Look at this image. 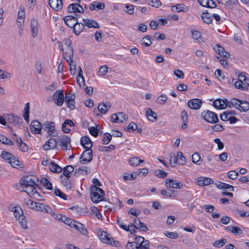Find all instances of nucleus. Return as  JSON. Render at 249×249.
<instances>
[{"label": "nucleus", "mask_w": 249, "mask_h": 249, "mask_svg": "<svg viewBox=\"0 0 249 249\" xmlns=\"http://www.w3.org/2000/svg\"><path fill=\"white\" fill-rule=\"evenodd\" d=\"M12 211L13 212L15 217L22 228L23 229H28L27 222L21 207L18 205L15 206L12 208Z\"/></svg>", "instance_id": "obj_1"}, {"label": "nucleus", "mask_w": 249, "mask_h": 249, "mask_svg": "<svg viewBox=\"0 0 249 249\" xmlns=\"http://www.w3.org/2000/svg\"><path fill=\"white\" fill-rule=\"evenodd\" d=\"M104 195L105 192L102 189L96 186H91V199L93 202L97 203L104 200Z\"/></svg>", "instance_id": "obj_2"}, {"label": "nucleus", "mask_w": 249, "mask_h": 249, "mask_svg": "<svg viewBox=\"0 0 249 249\" xmlns=\"http://www.w3.org/2000/svg\"><path fill=\"white\" fill-rule=\"evenodd\" d=\"M63 42L67 46L65 52H63V57L67 62H73L72 57L73 55V49L71 46V42L70 39L65 38Z\"/></svg>", "instance_id": "obj_3"}, {"label": "nucleus", "mask_w": 249, "mask_h": 249, "mask_svg": "<svg viewBox=\"0 0 249 249\" xmlns=\"http://www.w3.org/2000/svg\"><path fill=\"white\" fill-rule=\"evenodd\" d=\"M1 157L5 161L10 163L12 167L16 168L21 167L19 164V161L16 160L15 156L12 154L3 151L2 152Z\"/></svg>", "instance_id": "obj_4"}, {"label": "nucleus", "mask_w": 249, "mask_h": 249, "mask_svg": "<svg viewBox=\"0 0 249 249\" xmlns=\"http://www.w3.org/2000/svg\"><path fill=\"white\" fill-rule=\"evenodd\" d=\"M42 129L47 134L48 136L55 137L57 136L58 133L55 130V124L53 122H45L42 124Z\"/></svg>", "instance_id": "obj_5"}, {"label": "nucleus", "mask_w": 249, "mask_h": 249, "mask_svg": "<svg viewBox=\"0 0 249 249\" xmlns=\"http://www.w3.org/2000/svg\"><path fill=\"white\" fill-rule=\"evenodd\" d=\"M201 116L206 122L211 124H216L219 122L217 114L208 110L202 112Z\"/></svg>", "instance_id": "obj_6"}, {"label": "nucleus", "mask_w": 249, "mask_h": 249, "mask_svg": "<svg viewBox=\"0 0 249 249\" xmlns=\"http://www.w3.org/2000/svg\"><path fill=\"white\" fill-rule=\"evenodd\" d=\"M37 185H31L23 186L22 191L25 192L31 197L34 199L40 200L41 196L36 191Z\"/></svg>", "instance_id": "obj_7"}, {"label": "nucleus", "mask_w": 249, "mask_h": 249, "mask_svg": "<svg viewBox=\"0 0 249 249\" xmlns=\"http://www.w3.org/2000/svg\"><path fill=\"white\" fill-rule=\"evenodd\" d=\"M57 143L64 150H70L71 148V139L66 135L59 136L57 139Z\"/></svg>", "instance_id": "obj_8"}, {"label": "nucleus", "mask_w": 249, "mask_h": 249, "mask_svg": "<svg viewBox=\"0 0 249 249\" xmlns=\"http://www.w3.org/2000/svg\"><path fill=\"white\" fill-rule=\"evenodd\" d=\"M92 157V150L86 149L80 157V162L82 164H87L91 161Z\"/></svg>", "instance_id": "obj_9"}, {"label": "nucleus", "mask_w": 249, "mask_h": 249, "mask_svg": "<svg viewBox=\"0 0 249 249\" xmlns=\"http://www.w3.org/2000/svg\"><path fill=\"white\" fill-rule=\"evenodd\" d=\"M213 49L218 53V54L223 57V58L220 60V62H222V61L224 62L225 61H227V59L230 56V53L226 51L223 47L218 44L214 46Z\"/></svg>", "instance_id": "obj_10"}, {"label": "nucleus", "mask_w": 249, "mask_h": 249, "mask_svg": "<svg viewBox=\"0 0 249 249\" xmlns=\"http://www.w3.org/2000/svg\"><path fill=\"white\" fill-rule=\"evenodd\" d=\"M64 99L63 90H57L53 93V99L54 103L58 106H62L64 103Z\"/></svg>", "instance_id": "obj_11"}, {"label": "nucleus", "mask_w": 249, "mask_h": 249, "mask_svg": "<svg viewBox=\"0 0 249 249\" xmlns=\"http://www.w3.org/2000/svg\"><path fill=\"white\" fill-rule=\"evenodd\" d=\"M67 13H79L84 12L83 7L78 3H74L70 4L66 9Z\"/></svg>", "instance_id": "obj_12"}, {"label": "nucleus", "mask_w": 249, "mask_h": 249, "mask_svg": "<svg viewBox=\"0 0 249 249\" xmlns=\"http://www.w3.org/2000/svg\"><path fill=\"white\" fill-rule=\"evenodd\" d=\"M36 177L26 176L24 177L20 180V184L22 186L31 185H37L36 183Z\"/></svg>", "instance_id": "obj_13"}, {"label": "nucleus", "mask_w": 249, "mask_h": 249, "mask_svg": "<svg viewBox=\"0 0 249 249\" xmlns=\"http://www.w3.org/2000/svg\"><path fill=\"white\" fill-rule=\"evenodd\" d=\"M36 177L26 176L24 177L20 180V184L22 186L31 185H37L36 183Z\"/></svg>", "instance_id": "obj_14"}, {"label": "nucleus", "mask_w": 249, "mask_h": 249, "mask_svg": "<svg viewBox=\"0 0 249 249\" xmlns=\"http://www.w3.org/2000/svg\"><path fill=\"white\" fill-rule=\"evenodd\" d=\"M77 17L71 15L66 16L63 18V20L65 24L71 28L77 24Z\"/></svg>", "instance_id": "obj_15"}, {"label": "nucleus", "mask_w": 249, "mask_h": 249, "mask_svg": "<svg viewBox=\"0 0 249 249\" xmlns=\"http://www.w3.org/2000/svg\"><path fill=\"white\" fill-rule=\"evenodd\" d=\"M63 0H48L50 7L55 11H60L63 6Z\"/></svg>", "instance_id": "obj_16"}, {"label": "nucleus", "mask_w": 249, "mask_h": 249, "mask_svg": "<svg viewBox=\"0 0 249 249\" xmlns=\"http://www.w3.org/2000/svg\"><path fill=\"white\" fill-rule=\"evenodd\" d=\"M57 144V140L54 138H50L43 145L42 148L44 150L54 149L56 148Z\"/></svg>", "instance_id": "obj_17"}, {"label": "nucleus", "mask_w": 249, "mask_h": 249, "mask_svg": "<svg viewBox=\"0 0 249 249\" xmlns=\"http://www.w3.org/2000/svg\"><path fill=\"white\" fill-rule=\"evenodd\" d=\"M30 129L35 134H40L42 127L38 121L34 120L31 122Z\"/></svg>", "instance_id": "obj_18"}, {"label": "nucleus", "mask_w": 249, "mask_h": 249, "mask_svg": "<svg viewBox=\"0 0 249 249\" xmlns=\"http://www.w3.org/2000/svg\"><path fill=\"white\" fill-rule=\"evenodd\" d=\"M165 185L167 187L173 189H180L182 187V184L178 181L177 180L167 179L165 180Z\"/></svg>", "instance_id": "obj_19"}, {"label": "nucleus", "mask_w": 249, "mask_h": 249, "mask_svg": "<svg viewBox=\"0 0 249 249\" xmlns=\"http://www.w3.org/2000/svg\"><path fill=\"white\" fill-rule=\"evenodd\" d=\"M202 102L199 99H193L190 100L188 102V106L193 109H198L202 106Z\"/></svg>", "instance_id": "obj_20"}, {"label": "nucleus", "mask_w": 249, "mask_h": 249, "mask_svg": "<svg viewBox=\"0 0 249 249\" xmlns=\"http://www.w3.org/2000/svg\"><path fill=\"white\" fill-rule=\"evenodd\" d=\"M30 28L31 29L32 36L33 38H35L37 36L38 31V23L36 19L33 18L31 20Z\"/></svg>", "instance_id": "obj_21"}, {"label": "nucleus", "mask_w": 249, "mask_h": 249, "mask_svg": "<svg viewBox=\"0 0 249 249\" xmlns=\"http://www.w3.org/2000/svg\"><path fill=\"white\" fill-rule=\"evenodd\" d=\"M136 242H137L138 246L141 249H149V245L148 240H144V238L142 236H139L136 237Z\"/></svg>", "instance_id": "obj_22"}, {"label": "nucleus", "mask_w": 249, "mask_h": 249, "mask_svg": "<svg viewBox=\"0 0 249 249\" xmlns=\"http://www.w3.org/2000/svg\"><path fill=\"white\" fill-rule=\"evenodd\" d=\"M227 99H217L213 102V106L217 109H224L227 107Z\"/></svg>", "instance_id": "obj_23"}, {"label": "nucleus", "mask_w": 249, "mask_h": 249, "mask_svg": "<svg viewBox=\"0 0 249 249\" xmlns=\"http://www.w3.org/2000/svg\"><path fill=\"white\" fill-rule=\"evenodd\" d=\"M81 145L87 150L91 149L92 142L88 136L82 137L80 140Z\"/></svg>", "instance_id": "obj_24"}, {"label": "nucleus", "mask_w": 249, "mask_h": 249, "mask_svg": "<svg viewBox=\"0 0 249 249\" xmlns=\"http://www.w3.org/2000/svg\"><path fill=\"white\" fill-rule=\"evenodd\" d=\"M119 227L125 231H130L131 234L135 232V223H130L127 226L125 224H124V222L122 221L121 224L119 225Z\"/></svg>", "instance_id": "obj_25"}, {"label": "nucleus", "mask_w": 249, "mask_h": 249, "mask_svg": "<svg viewBox=\"0 0 249 249\" xmlns=\"http://www.w3.org/2000/svg\"><path fill=\"white\" fill-rule=\"evenodd\" d=\"M84 25L90 28L99 29L100 28L98 22L93 20L90 19H83Z\"/></svg>", "instance_id": "obj_26"}, {"label": "nucleus", "mask_w": 249, "mask_h": 249, "mask_svg": "<svg viewBox=\"0 0 249 249\" xmlns=\"http://www.w3.org/2000/svg\"><path fill=\"white\" fill-rule=\"evenodd\" d=\"M212 14L209 12L208 10L203 12L201 16L202 20L207 24H210L212 22L213 18Z\"/></svg>", "instance_id": "obj_27"}, {"label": "nucleus", "mask_w": 249, "mask_h": 249, "mask_svg": "<svg viewBox=\"0 0 249 249\" xmlns=\"http://www.w3.org/2000/svg\"><path fill=\"white\" fill-rule=\"evenodd\" d=\"M197 183L200 186H206L213 184V181L209 178L200 177L197 179Z\"/></svg>", "instance_id": "obj_28"}, {"label": "nucleus", "mask_w": 249, "mask_h": 249, "mask_svg": "<svg viewBox=\"0 0 249 249\" xmlns=\"http://www.w3.org/2000/svg\"><path fill=\"white\" fill-rule=\"evenodd\" d=\"M63 173L61 175L60 178H62L64 177L67 178H71V173L74 171V168L72 165H68L62 169Z\"/></svg>", "instance_id": "obj_29"}, {"label": "nucleus", "mask_w": 249, "mask_h": 249, "mask_svg": "<svg viewBox=\"0 0 249 249\" xmlns=\"http://www.w3.org/2000/svg\"><path fill=\"white\" fill-rule=\"evenodd\" d=\"M134 222L135 223V228L136 229L140 230L143 231H145L148 230L147 226L143 222H141L139 218H136Z\"/></svg>", "instance_id": "obj_30"}, {"label": "nucleus", "mask_w": 249, "mask_h": 249, "mask_svg": "<svg viewBox=\"0 0 249 249\" xmlns=\"http://www.w3.org/2000/svg\"><path fill=\"white\" fill-rule=\"evenodd\" d=\"M96 8L98 10H102L105 8V4L99 1H94L90 4L89 9L91 11H93Z\"/></svg>", "instance_id": "obj_31"}, {"label": "nucleus", "mask_w": 249, "mask_h": 249, "mask_svg": "<svg viewBox=\"0 0 249 249\" xmlns=\"http://www.w3.org/2000/svg\"><path fill=\"white\" fill-rule=\"evenodd\" d=\"M146 115L148 119L150 121L154 122L157 120V113L153 111L151 108H147L146 110Z\"/></svg>", "instance_id": "obj_32"}, {"label": "nucleus", "mask_w": 249, "mask_h": 249, "mask_svg": "<svg viewBox=\"0 0 249 249\" xmlns=\"http://www.w3.org/2000/svg\"><path fill=\"white\" fill-rule=\"evenodd\" d=\"M49 168L51 172L55 173H60L62 171V168L53 161L50 163Z\"/></svg>", "instance_id": "obj_33"}, {"label": "nucleus", "mask_w": 249, "mask_h": 249, "mask_svg": "<svg viewBox=\"0 0 249 249\" xmlns=\"http://www.w3.org/2000/svg\"><path fill=\"white\" fill-rule=\"evenodd\" d=\"M8 120L10 123L13 124L15 125H16L18 124H20L23 122L22 118H19L18 116H14L13 115H8Z\"/></svg>", "instance_id": "obj_34"}, {"label": "nucleus", "mask_w": 249, "mask_h": 249, "mask_svg": "<svg viewBox=\"0 0 249 249\" xmlns=\"http://www.w3.org/2000/svg\"><path fill=\"white\" fill-rule=\"evenodd\" d=\"M110 107L111 104L110 103H107V104H105L103 103L98 105L97 109L101 113L105 114Z\"/></svg>", "instance_id": "obj_35"}, {"label": "nucleus", "mask_w": 249, "mask_h": 249, "mask_svg": "<svg viewBox=\"0 0 249 249\" xmlns=\"http://www.w3.org/2000/svg\"><path fill=\"white\" fill-rule=\"evenodd\" d=\"M85 25L84 23H79L77 21V24H76L74 27H73V32L74 34L78 36L80 35V34L83 31L84 29V26Z\"/></svg>", "instance_id": "obj_36"}, {"label": "nucleus", "mask_w": 249, "mask_h": 249, "mask_svg": "<svg viewBox=\"0 0 249 249\" xmlns=\"http://www.w3.org/2000/svg\"><path fill=\"white\" fill-rule=\"evenodd\" d=\"M99 237L101 241L107 244L110 243L111 238L108 236V233L105 231H102L99 234Z\"/></svg>", "instance_id": "obj_37"}, {"label": "nucleus", "mask_w": 249, "mask_h": 249, "mask_svg": "<svg viewBox=\"0 0 249 249\" xmlns=\"http://www.w3.org/2000/svg\"><path fill=\"white\" fill-rule=\"evenodd\" d=\"M151 40L153 38L150 36H145L141 40V44L146 47L150 46L152 44Z\"/></svg>", "instance_id": "obj_38"}, {"label": "nucleus", "mask_w": 249, "mask_h": 249, "mask_svg": "<svg viewBox=\"0 0 249 249\" xmlns=\"http://www.w3.org/2000/svg\"><path fill=\"white\" fill-rule=\"evenodd\" d=\"M61 184L67 189H71L72 187L71 181L70 180V178H67L65 177L64 178H61Z\"/></svg>", "instance_id": "obj_39"}, {"label": "nucleus", "mask_w": 249, "mask_h": 249, "mask_svg": "<svg viewBox=\"0 0 249 249\" xmlns=\"http://www.w3.org/2000/svg\"><path fill=\"white\" fill-rule=\"evenodd\" d=\"M88 172L87 167L86 166H82L76 169L74 174L75 176L78 177L81 175H86Z\"/></svg>", "instance_id": "obj_40"}, {"label": "nucleus", "mask_w": 249, "mask_h": 249, "mask_svg": "<svg viewBox=\"0 0 249 249\" xmlns=\"http://www.w3.org/2000/svg\"><path fill=\"white\" fill-rule=\"evenodd\" d=\"M36 206V208L35 209H36L37 211H40L42 212L46 213L47 212H48L49 210H50V207L44 205L42 203H37Z\"/></svg>", "instance_id": "obj_41"}, {"label": "nucleus", "mask_w": 249, "mask_h": 249, "mask_svg": "<svg viewBox=\"0 0 249 249\" xmlns=\"http://www.w3.org/2000/svg\"><path fill=\"white\" fill-rule=\"evenodd\" d=\"M29 103H27L25 105L23 114V117L24 118V120L27 122V123H28L29 121Z\"/></svg>", "instance_id": "obj_42"}, {"label": "nucleus", "mask_w": 249, "mask_h": 249, "mask_svg": "<svg viewBox=\"0 0 249 249\" xmlns=\"http://www.w3.org/2000/svg\"><path fill=\"white\" fill-rule=\"evenodd\" d=\"M40 182L43 185L44 187L48 190H52L53 187L52 183L45 178H42L40 179Z\"/></svg>", "instance_id": "obj_43"}, {"label": "nucleus", "mask_w": 249, "mask_h": 249, "mask_svg": "<svg viewBox=\"0 0 249 249\" xmlns=\"http://www.w3.org/2000/svg\"><path fill=\"white\" fill-rule=\"evenodd\" d=\"M217 187L219 189H227L232 192L234 191V188L232 186L224 182H220V183L217 185Z\"/></svg>", "instance_id": "obj_44"}, {"label": "nucleus", "mask_w": 249, "mask_h": 249, "mask_svg": "<svg viewBox=\"0 0 249 249\" xmlns=\"http://www.w3.org/2000/svg\"><path fill=\"white\" fill-rule=\"evenodd\" d=\"M146 1L148 5L155 8H159L161 5L160 0H146Z\"/></svg>", "instance_id": "obj_45"}, {"label": "nucleus", "mask_w": 249, "mask_h": 249, "mask_svg": "<svg viewBox=\"0 0 249 249\" xmlns=\"http://www.w3.org/2000/svg\"><path fill=\"white\" fill-rule=\"evenodd\" d=\"M70 209L72 210L73 212H75L77 213V214L79 215H81L83 213H85L86 212V209L84 208H82L77 206H74L71 207Z\"/></svg>", "instance_id": "obj_46"}, {"label": "nucleus", "mask_w": 249, "mask_h": 249, "mask_svg": "<svg viewBox=\"0 0 249 249\" xmlns=\"http://www.w3.org/2000/svg\"><path fill=\"white\" fill-rule=\"evenodd\" d=\"M136 177L137 174L135 172H132L130 174L125 173L123 175V179L125 181L127 180H133L135 179L136 178Z\"/></svg>", "instance_id": "obj_47"}, {"label": "nucleus", "mask_w": 249, "mask_h": 249, "mask_svg": "<svg viewBox=\"0 0 249 249\" xmlns=\"http://www.w3.org/2000/svg\"><path fill=\"white\" fill-rule=\"evenodd\" d=\"M185 4H182V3H179V4H177L175 6H171V9L172 11H175L174 9H175L177 12L185 11Z\"/></svg>", "instance_id": "obj_48"}, {"label": "nucleus", "mask_w": 249, "mask_h": 249, "mask_svg": "<svg viewBox=\"0 0 249 249\" xmlns=\"http://www.w3.org/2000/svg\"><path fill=\"white\" fill-rule=\"evenodd\" d=\"M154 174L158 178H165L167 177V173L160 170H155L154 171Z\"/></svg>", "instance_id": "obj_49"}, {"label": "nucleus", "mask_w": 249, "mask_h": 249, "mask_svg": "<svg viewBox=\"0 0 249 249\" xmlns=\"http://www.w3.org/2000/svg\"><path fill=\"white\" fill-rule=\"evenodd\" d=\"M243 82L241 81L238 80L234 83V86L236 89H241L244 91L248 90V88L246 86H244Z\"/></svg>", "instance_id": "obj_50"}, {"label": "nucleus", "mask_w": 249, "mask_h": 249, "mask_svg": "<svg viewBox=\"0 0 249 249\" xmlns=\"http://www.w3.org/2000/svg\"><path fill=\"white\" fill-rule=\"evenodd\" d=\"M115 149V146L113 144H110L108 146H100L99 147V150L104 152H107Z\"/></svg>", "instance_id": "obj_51"}, {"label": "nucleus", "mask_w": 249, "mask_h": 249, "mask_svg": "<svg viewBox=\"0 0 249 249\" xmlns=\"http://www.w3.org/2000/svg\"><path fill=\"white\" fill-rule=\"evenodd\" d=\"M77 224H78V228L77 230L79 231L83 235L85 236H88V232L85 226L81 223H77Z\"/></svg>", "instance_id": "obj_52"}, {"label": "nucleus", "mask_w": 249, "mask_h": 249, "mask_svg": "<svg viewBox=\"0 0 249 249\" xmlns=\"http://www.w3.org/2000/svg\"><path fill=\"white\" fill-rule=\"evenodd\" d=\"M200 156L198 153H195L192 155V160L194 163L197 165H200L201 162L200 160Z\"/></svg>", "instance_id": "obj_53"}, {"label": "nucleus", "mask_w": 249, "mask_h": 249, "mask_svg": "<svg viewBox=\"0 0 249 249\" xmlns=\"http://www.w3.org/2000/svg\"><path fill=\"white\" fill-rule=\"evenodd\" d=\"M111 138H112V136L110 134H109L108 133H105L104 134V137L102 140V144H108L111 141Z\"/></svg>", "instance_id": "obj_54"}, {"label": "nucleus", "mask_w": 249, "mask_h": 249, "mask_svg": "<svg viewBox=\"0 0 249 249\" xmlns=\"http://www.w3.org/2000/svg\"><path fill=\"white\" fill-rule=\"evenodd\" d=\"M241 112H246L249 110V102L242 100V104L240 107Z\"/></svg>", "instance_id": "obj_55"}, {"label": "nucleus", "mask_w": 249, "mask_h": 249, "mask_svg": "<svg viewBox=\"0 0 249 249\" xmlns=\"http://www.w3.org/2000/svg\"><path fill=\"white\" fill-rule=\"evenodd\" d=\"M24 201L26 205L30 208L35 209L37 202H34L30 199H25Z\"/></svg>", "instance_id": "obj_56"}, {"label": "nucleus", "mask_w": 249, "mask_h": 249, "mask_svg": "<svg viewBox=\"0 0 249 249\" xmlns=\"http://www.w3.org/2000/svg\"><path fill=\"white\" fill-rule=\"evenodd\" d=\"M126 249H141L137 242H129L126 246Z\"/></svg>", "instance_id": "obj_57"}, {"label": "nucleus", "mask_w": 249, "mask_h": 249, "mask_svg": "<svg viewBox=\"0 0 249 249\" xmlns=\"http://www.w3.org/2000/svg\"><path fill=\"white\" fill-rule=\"evenodd\" d=\"M164 235L166 237L171 239H177L178 237V235L176 232H170L168 231H166L164 232Z\"/></svg>", "instance_id": "obj_58"}, {"label": "nucleus", "mask_w": 249, "mask_h": 249, "mask_svg": "<svg viewBox=\"0 0 249 249\" xmlns=\"http://www.w3.org/2000/svg\"><path fill=\"white\" fill-rule=\"evenodd\" d=\"M178 158L175 154L170 156V164L172 167H175L177 164Z\"/></svg>", "instance_id": "obj_59"}, {"label": "nucleus", "mask_w": 249, "mask_h": 249, "mask_svg": "<svg viewBox=\"0 0 249 249\" xmlns=\"http://www.w3.org/2000/svg\"><path fill=\"white\" fill-rule=\"evenodd\" d=\"M178 160H179V164L183 165L186 162L185 158L184 157L181 152H178L177 154Z\"/></svg>", "instance_id": "obj_60"}, {"label": "nucleus", "mask_w": 249, "mask_h": 249, "mask_svg": "<svg viewBox=\"0 0 249 249\" xmlns=\"http://www.w3.org/2000/svg\"><path fill=\"white\" fill-rule=\"evenodd\" d=\"M226 242V239L222 238L219 240H216L213 243V245L214 246L216 247H221L224 246Z\"/></svg>", "instance_id": "obj_61"}, {"label": "nucleus", "mask_w": 249, "mask_h": 249, "mask_svg": "<svg viewBox=\"0 0 249 249\" xmlns=\"http://www.w3.org/2000/svg\"><path fill=\"white\" fill-rule=\"evenodd\" d=\"M54 194L64 200H66L67 199V196L61 192L59 189H55Z\"/></svg>", "instance_id": "obj_62"}, {"label": "nucleus", "mask_w": 249, "mask_h": 249, "mask_svg": "<svg viewBox=\"0 0 249 249\" xmlns=\"http://www.w3.org/2000/svg\"><path fill=\"white\" fill-rule=\"evenodd\" d=\"M231 116L229 113V111H224L223 113H221L220 115V119L223 121H229L230 118Z\"/></svg>", "instance_id": "obj_63"}, {"label": "nucleus", "mask_w": 249, "mask_h": 249, "mask_svg": "<svg viewBox=\"0 0 249 249\" xmlns=\"http://www.w3.org/2000/svg\"><path fill=\"white\" fill-rule=\"evenodd\" d=\"M89 130L90 134L93 136L96 137L98 136V132L99 129L94 127V126H91L89 128Z\"/></svg>", "instance_id": "obj_64"}]
</instances>
